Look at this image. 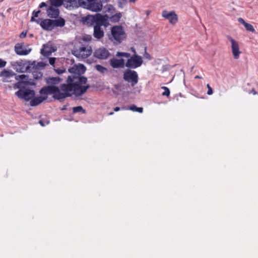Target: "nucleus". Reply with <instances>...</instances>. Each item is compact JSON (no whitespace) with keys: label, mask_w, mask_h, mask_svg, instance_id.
Returning <instances> with one entry per match:
<instances>
[{"label":"nucleus","mask_w":258,"mask_h":258,"mask_svg":"<svg viewBox=\"0 0 258 258\" xmlns=\"http://www.w3.org/2000/svg\"><path fill=\"white\" fill-rule=\"evenodd\" d=\"M207 87L208 88L207 94L209 95H211L213 94V91L212 87L210 86L209 84L207 85Z\"/></svg>","instance_id":"nucleus-34"},{"label":"nucleus","mask_w":258,"mask_h":258,"mask_svg":"<svg viewBox=\"0 0 258 258\" xmlns=\"http://www.w3.org/2000/svg\"><path fill=\"white\" fill-rule=\"evenodd\" d=\"M14 50L17 55L23 56L29 54L32 49L29 48L28 45L25 46L23 43H18L15 45Z\"/></svg>","instance_id":"nucleus-8"},{"label":"nucleus","mask_w":258,"mask_h":258,"mask_svg":"<svg viewBox=\"0 0 258 258\" xmlns=\"http://www.w3.org/2000/svg\"><path fill=\"white\" fill-rule=\"evenodd\" d=\"M110 0H102V2H107L108 1H109Z\"/></svg>","instance_id":"nucleus-54"},{"label":"nucleus","mask_w":258,"mask_h":258,"mask_svg":"<svg viewBox=\"0 0 258 258\" xmlns=\"http://www.w3.org/2000/svg\"><path fill=\"white\" fill-rule=\"evenodd\" d=\"M73 111L74 113H78L79 112H82L83 113H86L85 110H84L81 106L73 107Z\"/></svg>","instance_id":"nucleus-28"},{"label":"nucleus","mask_w":258,"mask_h":258,"mask_svg":"<svg viewBox=\"0 0 258 258\" xmlns=\"http://www.w3.org/2000/svg\"><path fill=\"white\" fill-rule=\"evenodd\" d=\"M113 113H114V112H109V113H108V115H113Z\"/></svg>","instance_id":"nucleus-53"},{"label":"nucleus","mask_w":258,"mask_h":258,"mask_svg":"<svg viewBox=\"0 0 258 258\" xmlns=\"http://www.w3.org/2000/svg\"><path fill=\"white\" fill-rule=\"evenodd\" d=\"M116 57H124L127 58L125 62V67L128 69H135L140 67L143 63V60L141 56L137 54H134L131 56V54L128 52L118 51L116 53Z\"/></svg>","instance_id":"nucleus-3"},{"label":"nucleus","mask_w":258,"mask_h":258,"mask_svg":"<svg viewBox=\"0 0 258 258\" xmlns=\"http://www.w3.org/2000/svg\"><path fill=\"white\" fill-rule=\"evenodd\" d=\"M238 21L239 23L243 24L244 26L247 23L242 18H239L238 19Z\"/></svg>","instance_id":"nucleus-40"},{"label":"nucleus","mask_w":258,"mask_h":258,"mask_svg":"<svg viewBox=\"0 0 258 258\" xmlns=\"http://www.w3.org/2000/svg\"><path fill=\"white\" fill-rule=\"evenodd\" d=\"M162 16L169 20V23L172 25L175 24L178 21V16L174 11L168 12L167 10L163 11Z\"/></svg>","instance_id":"nucleus-11"},{"label":"nucleus","mask_w":258,"mask_h":258,"mask_svg":"<svg viewBox=\"0 0 258 258\" xmlns=\"http://www.w3.org/2000/svg\"><path fill=\"white\" fill-rule=\"evenodd\" d=\"M7 62L3 59L0 58V68H4L6 66Z\"/></svg>","instance_id":"nucleus-36"},{"label":"nucleus","mask_w":258,"mask_h":258,"mask_svg":"<svg viewBox=\"0 0 258 258\" xmlns=\"http://www.w3.org/2000/svg\"><path fill=\"white\" fill-rule=\"evenodd\" d=\"M35 92L29 89H21L15 93V95L21 99H24L25 101H29L35 96Z\"/></svg>","instance_id":"nucleus-7"},{"label":"nucleus","mask_w":258,"mask_h":258,"mask_svg":"<svg viewBox=\"0 0 258 258\" xmlns=\"http://www.w3.org/2000/svg\"><path fill=\"white\" fill-rule=\"evenodd\" d=\"M94 26H104L107 27L109 25L108 17L107 15H102L100 14L95 15Z\"/></svg>","instance_id":"nucleus-9"},{"label":"nucleus","mask_w":258,"mask_h":258,"mask_svg":"<svg viewBox=\"0 0 258 258\" xmlns=\"http://www.w3.org/2000/svg\"><path fill=\"white\" fill-rule=\"evenodd\" d=\"M18 77L20 78V80H23L26 78V76L25 75H21Z\"/></svg>","instance_id":"nucleus-44"},{"label":"nucleus","mask_w":258,"mask_h":258,"mask_svg":"<svg viewBox=\"0 0 258 258\" xmlns=\"http://www.w3.org/2000/svg\"><path fill=\"white\" fill-rule=\"evenodd\" d=\"M114 110L115 111H118L120 110V108L119 107H116L114 108Z\"/></svg>","instance_id":"nucleus-49"},{"label":"nucleus","mask_w":258,"mask_h":258,"mask_svg":"<svg viewBox=\"0 0 258 258\" xmlns=\"http://www.w3.org/2000/svg\"><path fill=\"white\" fill-rule=\"evenodd\" d=\"M110 53L105 48L100 47L95 50L94 53V56L100 59H105L108 57Z\"/></svg>","instance_id":"nucleus-14"},{"label":"nucleus","mask_w":258,"mask_h":258,"mask_svg":"<svg viewBox=\"0 0 258 258\" xmlns=\"http://www.w3.org/2000/svg\"><path fill=\"white\" fill-rule=\"evenodd\" d=\"M131 51L134 53V54H137L135 48L134 47H132L131 48Z\"/></svg>","instance_id":"nucleus-46"},{"label":"nucleus","mask_w":258,"mask_h":258,"mask_svg":"<svg viewBox=\"0 0 258 258\" xmlns=\"http://www.w3.org/2000/svg\"><path fill=\"white\" fill-rule=\"evenodd\" d=\"M36 23L45 30L52 31L54 29L53 20L49 19L42 20L39 18L37 19Z\"/></svg>","instance_id":"nucleus-10"},{"label":"nucleus","mask_w":258,"mask_h":258,"mask_svg":"<svg viewBox=\"0 0 258 258\" xmlns=\"http://www.w3.org/2000/svg\"><path fill=\"white\" fill-rule=\"evenodd\" d=\"M109 64L113 69H123L125 67V60L123 58L113 57L109 60Z\"/></svg>","instance_id":"nucleus-15"},{"label":"nucleus","mask_w":258,"mask_h":258,"mask_svg":"<svg viewBox=\"0 0 258 258\" xmlns=\"http://www.w3.org/2000/svg\"><path fill=\"white\" fill-rule=\"evenodd\" d=\"M108 7H109L108 8L109 10H111L113 9V6L110 5L108 6Z\"/></svg>","instance_id":"nucleus-50"},{"label":"nucleus","mask_w":258,"mask_h":258,"mask_svg":"<svg viewBox=\"0 0 258 258\" xmlns=\"http://www.w3.org/2000/svg\"><path fill=\"white\" fill-rule=\"evenodd\" d=\"M47 16L51 18H57L59 15V10L57 7H49L46 10Z\"/></svg>","instance_id":"nucleus-16"},{"label":"nucleus","mask_w":258,"mask_h":258,"mask_svg":"<svg viewBox=\"0 0 258 258\" xmlns=\"http://www.w3.org/2000/svg\"><path fill=\"white\" fill-rule=\"evenodd\" d=\"M92 37L90 35H85L82 37V40L85 42H89L91 40Z\"/></svg>","instance_id":"nucleus-33"},{"label":"nucleus","mask_w":258,"mask_h":258,"mask_svg":"<svg viewBox=\"0 0 258 258\" xmlns=\"http://www.w3.org/2000/svg\"><path fill=\"white\" fill-rule=\"evenodd\" d=\"M91 0H79V7L84 8Z\"/></svg>","instance_id":"nucleus-31"},{"label":"nucleus","mask_w":258,"mask_h":258,"mask_svg":"<svg viewBox=\"0 0 258 258\" xmlns=\"http://www.w3.org/2000/svg\"><path fill=\"white\" fill-rule=\"evenodd\" d=\"M35 18H36V17L32 16L31 18V22H36L37 20L35 19Z\"/></svg>","instance_id":"nucleus-48"},{"label":"nucleus","mask_w":258,"mask_h":258,"mask_svg":"<svg viewBox=\"0 0 258 258\" xmlns=\"http://www.w3.org/2000/svg\"><path fill=\"white\" fill-rule=\"evenodd\" d=\"M122 15L120 13H118L112 15L109 18V20L111 22L117 23L119 21Z\"/></svg>","instance_id":"nucleus-24"},{"label":"nucleus","mask_w":258,"mask_h":258,"mask_svg":"<svg viewBox=\"0 0 258 258\" xmlns=\"http://www.w3.org/2000/svg\"><path fill=\"white\" fill-rule=\"evenodd\" d=\"M54 28L55 27H62L65 25V20L62 18H59L56 20H53Z\"/></svg>","instance_id":"nucleus-22"},{"label":"nucleus","mask_w":258,"mask_h":258,"mask_svg":"<svg viewBox=\"0 0 258 258\" xmlns=\"http://www.w3.org/2000/svg\"><path fill=\"white\" fill-rule=\"evenodd\" d=\"M81 21L84 24H86L88 26H92L94 24L95 15H87L82 18Z\"/></svg>","instance_id":"nucleus-18"},{"label":"nucleus","mask_w":258,"mask_h":258,"mask_svg":"<svg viewBox=\"0 0 258 258\" xmlns=\"http://www.w3.org/2000/svg\"><path fill=\"white\" fill-rule=\"evenodd\" d=\"M92 49L91 46H82L79 48L72 50V54L79 59H85L91 55Z\"/></svg>","instance_id":"nucleus-5"},{"label":"nucleus","mask_w":258,"mask_h":258,"mask_svg":"<svg viewBox=\"0 0 258 258\" xmlns=\"http://www.w3.org/2000/svg\"><path fill=\"white\" fill-rule=\"evenodd\" d=\"M51 6L58 7L64 4V0H50Z\"/></svg>","instance_id":"nucleus-25"},{"label":"nucleus","mask_w":258,"mask_h":258,"mask_svg":"<svg viewBox=\"0 0 258 258\" xmlns=\"http://www.w3.org/2000/svg\"><path fill=\"white\" fill-rule=\"evenodd\" d=\"M22 84V82H19L18 83H17L16 84H15V87L17 88H21V84Z\"/></svg>","instance_id":"nucleus-42"},{"label":"nucleus","mask_w":258,"mask_h":258,"mask_svg":"<svg viewBox=\"0 0 258 258\" xmlns=\"http://www.w3.org/2000/svg\"><path fill=\"white\" fill-rule=\"evenodd\" d=\"M27 35V32L25 31H23L19 35V37L21 38H24L26 37Z\"/></svg>","instance_id":"nucleus-39"},{"label":"nucleus","mask_w":258,"mask_h":258,"mask_svg":"<svg viewBox=\"0 0 258 258\" xmlns=\"http://www.w3.org/2000/svg\"><path fill=\"white\" fill-rule=\"evenodd\" d=\"M41 53L45 56H48L51 54L49 47L46 45H43V48L41 49Z\"/></svg>","instance_id":"nucleus-23"},{"label":"nucleus","mask_w":258,"mask_h":258,"mask_svg":"<svg viewBox=\"0 0 258 258\" xmlns=\"http://www.w3.org/2000/svg\"><path fill=\"white\" fill-rule=\"evenodd\" d=\"M195 79H202V77H200L198 75H197L195 77Z\"/></svg>","instance_id":"nucleus-51"},{"label":"nucleus","mask_w":258,"mask_h":258,"mask_svg":"<svg viewBox=\"0 0 258 258\" xmlns=\"http://www.w3.org/2000/svg\"><path fill=\"white\" fill-rule=\"evenodd\" d=\"M126 34L122 26H113L111 28V35L109 39L114 44H118L125 39Z\"/></svg>","instance_id":"nucleus-4"},{"label":"nucleus","mask_w":258,"mask_h":258,"mask_svg":"<svg viewBox=\"0 0 258 258\" xmlns=\"http://www.w3.org/2000/svg\"><path fill=\"white\" fill-rule=\"evenodd\" d=\"M56 58L55 57H50L49 58V62L50 64L53 66L55 63Z\"/></svg>","instance_id":"nucleus-35"},{"label":"nucleus","mask_w":258,"mask_h":258,"mask_svg":"<svg viewBox=\"0 0 258 258\" xmlns=\"http://www.w3.org/2000/svg\"><path fill=\"white\" fill-rule=\"evenodd\" d=\"M227 39L231 43L232 52L235 59H238L241 52L239 51V47L238 42L230 36H227Z\"/></svg>","instance_id":"nucleus-12"},{"label":"nucleus","mask_w":258,"mask_h":258,"mask_svg":"<svg viewBox=\"0 0 258 258\" xmlns=\"http://www.w3.org/2000/svg\"><path fill=\"white\" fill-rule=\"evenodd\" d=\"M40 12L41 11L40 10L37 11H34L32 13L33 16L35 17L36 18L38 17Z\"/></svg>","instance_id":"nucleus-38"},{"label":"nucleus","mask_w":258,"mask_h":258,"mask_svg":"<svg viewBox=\"0 0 258 258\" xmlns=\"http://www.w3.org/2000/svg\"><path fill=\"white\" fill-rule=\"evenodd\" d=\"M128 109L134 111V112H138L139 113H142L143 112V108L142 107H138L136 106L135 105H132Z\"/></svg>","instance_id":"nucleus-26"},{"label":"nucleus","mask_w":258,"mask_h":258,"mask_svg":"<svg viewBox=\"0 0 258 258\" xmlns=\"http://www.w3.org/2000/svg\"><path fill=\"white\" fill-rule=\"evenodd\" d=\"M137 0H129L130 2H133L135 3Z\"/></svg>","instance_id":"nucleus-52"},{"label":"nucleus","mask_w":258,"mask_h":258,"mask_svg":"<svg viewBox=\"0 0 258 258\" xmlns=\"http://www.w3.org/2000/svg\"><path fill=\"white\" fill-rule=\"evenodd\" d=\"M93 36L97 40H100L104 36L103 29L99 26H94Z\"/></svg>","instance_id":"nucleus-17"},{"label":"nucleus","mask_w":258,"mask_h":258,"mask_svg":"<svg viewBox=\"0 0 258 258\" xmlns=\"http://www.w3.org/2000/svg\"><path fill=\"white\" fill-rule=\"evenodd\" d=\"M64 5L67 8H78L79 7V0H64Z\"/></svg>","instance_id":"nucleus-20"},{"label":"nucleus","mask_w":258,"mask_h":258,"mask_svg":"<svg viewBox=\"0 0 258 258\" xmlns=\"http://www.w3.org/2000/svg\"><path fill=\"white\" fill-rule=\"evenodd\" d=\"M39 124H40L42 126H45V124H44V123L43 121H42V120H40L39 121Z\"/></svg>","instance_id":"nucleus-47"},{"label":"nucleus","mask_w":258,"mask_h":258,"mask_svg":"<svg viewBox=\"0 0 258 258\" xmlns=\"http://www.w3.org/2000/svg\"><path fill=\"white\" fill-rule=\"evenodd\" d=\"M127 0H118V6L120 8H123V7L127 4Z\"/></svg>","instance_id":"nucleus-32"},{"label":"nucleus","mask_w":258,"mask_h":258,"mask_svg":"<svg viewBox=\"0 0 258 258\" xmlns=\"http://www.w3.org/2000/svg\"><path fill=\"white\" fill-rule=\"evenodd\" d=\"M46 6H47V5H46V4L45 2H42V3L40 4V5H39V8H43V7H46Z\"/></svg>","instance_id":"nucleus-43"},{"label":"nucleus","mask_w":258,"mask_h":258,"mask_svg":"<svg viewBox=\"0 0 258 258\" xmlns=\"http://www.w3.org/2000/svg\"><path fill=\"white\" fill-rule=\"evenodd\" d=\"M244 27H245L246 30L248 31L251 32H255V29H254L253 26L249 23H247L244 25Z\"/></svg>","instance_id":"nucleus-30"},{"label":"nucleus","mask_w":258,"mask_h":258,"mask_svg":"<svg viewBox=\"0 0 258 258\" xmlns=\"http://www.w3.org/2000/svg\"><path fill=\"white\" fill-rule=\"evenodd\" d=\"M70 87L69 84H62L59 89L57 86L49 85L42 88L40 93L45 95L46 98L48 95H52L54 99L61 100L73 95L71 91L72 90Z\"/></svg>","instance_id":"nucleus-2"},{"label":"nucleus","mask_w":258,"mask_h":258,"mask_svg":"<svg viewBox=\"0 0 258 258\" xmlns=\"http://www.w3.org/2000/svg\"><path fill=\"white\" fill-rule=\"evenodd\" d=\"M144 56L146 59H151V56H150V54H149L148 52H147L146 48H145V53L144 55Z\"/></svg>","instance_id":"nucleus-37"},{"label":"nucleus","mask_w":258,"mask_h":258,"mask_svg":"<svg viewBox=\"0 0 258 258\" xmlns=\"http://www.w3.org/2000/svg\"><path fill=\"white\" fill-rule=\"evenodd\" d=\"M45 99H46V97L39 96L33 98L30 101V105L32 106H36L42 102Z\"/></svg>","instance_id":"nucleus-21"},{"label":"nucleus","mask_w":258,"mask_h":258,"mask_svg":"<svg viewBox=\"0 0 258 258\" xmlns=\"http://www.w3.org/2000/svg\"><path fill=\"white\" fill-rule=\"evenodd\" d=\"M161 89H163L164 91L162 93V95L164 96L169 97L170 95V90L168 88L165 86L161 87Z\"/></svg>","instance_id":"nucleus-29"},{"label":"nucleus","mask_w":258,"mask_h":258,"mask_svg":"<svg viewBox=\"0 0 258 258\" xmlns=\"http://www.w3.org/2000/svg\"><path fill=\"white\" fill-rule=\"evenodd\" d=\"M249 93H252L253 95H256L257 94V92L255 91V90L254 89H252Z\"/></svg>","instance_id":"nucleus-45"},{"label":"nucleus","mask_w":258,"mask_h":258,"mask_svg":"<svg viewBox=\"0 0 258 258\" xmlns=\"http://www.w3.org/2000/svg\"><path fill=\"white\" fill-rule=\"evenodd\" d=\"M62 79L59 77H48L46 78L47 84L50 85H57L62 81Z\"/></svg>","instance_id":"nucleus-19"},{"label":"nucleus","mask_w":258,"mask_h":258,"mask_svg":"<svg viewBox=\"0 0 258 258\" xmlns=\"http://www.w3.org/2000/svg\"><path fill=\"white\" fill-rule=\"evenodd\" d=\"M123 78L125 82L130 83L132 87L135 86L139 81V76L137 72L128 69L124 71Z\"/></svg>","instance_id":"nucleus-6"},{"label":"nucleus","mask_w":258,"mask_h":258,"mask_svg":"<svg viewBox=\"0 0 258 258\" xmlns=\"http://www.w3.org/2000/svg\"><path fill=\"white\" fill-rule=\"evenodd\" d=\"M55 72H56L58 74H62V73H63V72H65V70H60V69H57L55 70Z\"/></svg>","instance_id":"nucleus-41"},{"label":"nucleus","mask_w":258,"mask_h":258,"mask_svg":"<svg viewBox=\"0 0 258 258\" xmlns=\"http://www.w3.org/2000/svg\"><path fill=\"white\" fill-rule=\"evenodd\" d=\"M84 8L93 12H98L101 11L102 4L101 2L97 0H91Z\"/></svg>","instance_id":"nucleus-13"},{"label":"nucleus","mask_w":258,"mask_h":258,"mask_svg":"<svg viewBox=\"0 0 258 258\" xmlns=\"http://www.w3.org/2000/svg\"><path fill=\"white\" fill-rule=\"evenodd\" d=\"M96 69L99 72L104 74L108 71L107 68L102 66L100 64H97L95 66Z\"/></svg>","instance_id":"nucleus-27"},{"label":"nucleus","mask_w":258,"mask_h":258,"mask_svg":"<svg viewBox=\"0 0 258 258\" xmlns=\"http://www.w3.org/2000/svg\"><path fill=\"white\" fill-rule=\"evenodd\" d=\"M86 70V67L82 64L75 65L69 69L71 75L68 76L66 84H69L71 88V92L76 96H81L86 92L90 88L89 85L84 86L87 81L86 77L82 76Z\"/></svg>","instance_id":"nucleus-1"}]
</instances>
